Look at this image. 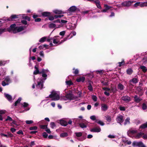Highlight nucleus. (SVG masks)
Returning a JSON list of instances; mask_svg holds the SVG:
<instances>
[{
    "instance_id": "4d7b16f0",
    "label": "nucleus",
    "mask_w": 147,
    "mask_h": 147,
    "mask_svg": "<svg viewBox=\"0 0 147 147\" xmlns=\"http://www.w3.org/2000/svg\"><path fill=\"white\" fill-rule=\"evenodd\" d=\"M104 6L106 10H108L111 8V6H108L107 5H105Z\"/></svg>"
},
{
    "instance_id": "603ef678",
    "label": "nucleus",
    "mask_w": 147,
    "mask_h": 147,
    "mask_svg": "<svg viewBox=\"0 0 147 147\" xmlns=\"http://www.w3.org/2000/svg\"><path fill=\"white\" fill-rule=\"evenodd\" d=\"M1 84L3 86H5L7 85H8L9 83H6L5 81H4L2 82Z\"/></svg>"
},
{
    "instance_id": "423d86ee",
    "label": "nucleus",
    "mask_w": 147,
    "mask_h": 147,
    "mask_svg": "<svg viewBox=\"0 0 147 147\" xmlns=\"http://www.w3.org/2000/svg\"><path fill=\"white\" fill-rule=\"evenodd\" d=\"M87 121H86L83 120L82 123H79V125L81 128H83L87 127Z\"/></svg>"
},
{
    "instance_id": "0e129e2a",
    "label": "nucleus",
    "mask_w": 147,
    "mask_h": 147,
    "mask_svg": "<svg viewBox=\"0 0 147 147\" xmlns=\"http://www.w3.org/2000/svg\"><path fill=\"white\" fill-rule=\"evenodd\" d=\"M5 64V62L4 61H0V66L4 65Z\"/></svg>"
},
{
    "instance_id": "6ab92c4d",
    "label": "nucleus",
    "mask_w": 147,
    "mask_h": 147,
    "mask_svg": "<svg viewBox=\"0 0 147 147\" xmlns=\"http://www.w3.org/2000/svg\"><path fill=\"white\" fill-rule=\"evenodd\" d=\"M4 95L6 98L9 101H11L12 99V96L8 94H5Z\"/></svg>"
},
{
    "instance_id": "f704fd0d",
    "label": "nucleus",
    "mask_w": 147,
    "mask_h": 147,
    "mask_svg": "<svg viewBox=\"0 0 147 147\" xmlns=\"http://www.w3.org/2000/svg\"><path fill=\"white\" fill-rule=\"evenodd\" d=\"M49 71L48 69H42V71L40 73V74H46V73H49Z\"/></svg>"
},
{
    "instance_id": "4be33fe9",
    "label": "nucleus",
    "mask_w": 147,
    "mask_h": 147,
    "mask_svg": "<svg viewBox=\"0 0 147 147\" xmlns=\"http://www.w3.org/2000/svg\"><path fill=\"white\" fill-rule=\"evenodd\" d=\"M124 86L121 83L119 84L118 85V88L120 90H123L124 89Z\"/></svg>"
},
{
    "instance_id": "338daca9",
    "label": "nucleus",
    "mask_w": 147,
    "mask_h": 147,
    "mask_svg": "<svg viewBox=\"0 0 147 147\" xmlns=\"http://www.w3.org/2000/svg\"><path fill=\"white\" fill-rule=\"evenodd\" d=\"M21 22L23 24L25 25H26L27 24V22L25 20H22L21 21Z\"/></svg>"
},
{
    "instance_id": "39448f33",
    "label": "nucleus",
    "mask_w": 147,
    "mask_h": 147,
    "mask_svg": "<svg viewBox=\"0 0 147 147\" xmlns=\"http://www.w3.org/2000/svg\"><path fill=\"white\" fill-rule=\"evenodd\" d=\"M123 117L121 115H119L117 117L116 120L118 123H120L121 125V123L123 122L124 120L123 119Z\"/></svg>"
},
{
    "instance_id": "79ce46f5",
    "label": "nucleus",
    "mask_w": 147,
    "mask_h": 147,
    "mask_svg": "<svg viewBox=\"0 0 147 147\" xmlns=\"http://www.w3.org/2000/svg\"><path fill=\"white\" fill-rule=\"evenodd\" d=\"M38 129V127L37 126H34L30 127L29 129L30 130H37Z\"/></svg>"
},
{
    "instance_id": "c9c22d12",
    "label": "nucleus",
    "mask_w": 147,
    "mask_h": 147,
    "mask_svg": "<svg viewBox=\"0 0 147 147\" xmlns=\"http://www.w3.org/2000/svg\"><path fill=\"white\" fill-rule=\"evenodd\" d=\"M130 82H132L134 83H136L138 82V80L136 78H134L129 81Z\"/></svg>"
},
{
    "instance_id": "13d9d810",
    "label": "nucleus",
    "mask_w": 147,
    "mask_h": 147,
    "mask_svg": "<svg viewBox=\"0 0 147 147\" xmlns=\"http://www.w3.org/2000/svg\"><path fill=\"white\" fill-rule=\"evenodd\" d=\"M22 105L24 107H27L28 106V104L26 102H24L23 104H22Z\"/></svg>"
},
{
    "instance_id": "2eb2a0df",
    "label": "nucleus",
    "mask_w": 147,
    "mask_h": 147,
    "mask_svg": "<svg viewBox=\"0 0 147 147\" xmlns=\"http://www.w3.org/2000/svg\"><path fill=\"white\" fill-rule=\"evenodd\" d=\"M43 82L42 81L38 82V84L36 85V86L38 88L40 87L41 89L43 88Z\"/></svg>"
},
{
    "instance_id": "8fccbe9b",
    "label": "nucleus",
    "mask_w": 147,
    "mask_h": 147,
    "mask_svg": "<svg viewBox=\"0 0 147 147\" xmlns=\"http://www.w3.org/2000/svg\"><path fill=\"white\" fill-rule=\"evenodd\" d=\"M92 98L93 100L95 102L97 100V97L94 95H93L92 96Z\"/></svg>"
},
{
    "instance_id": "864d4df0",
    "label": "nucleus",
    "mask_w": 147,
    "mask_h": 147,
    "mask_svg": "<svg viewBox=\"0 0 147 147\" xmlns=\"http://www.w3.org/2000/svg\"><path fill=\"white\" fill-rule=\"evenodd\" d=\"M62 11H59L58 10H55L54 11V12L56 14H59L62 13Z\"/></svg>"
},
{
    "instance_id": "5701e85b",
    "label": "nucleus",
    "mask_w": 147,
    "mask_h": 147,
    "mask_svg": "<svg viewBox=\"0 0 147 147\" xmlns=\"http://www.w3.org/2000/svg\"><path fill=\"white\" fill-rule=\"evenodd\" d=\"M22 100V98L19 97L18 99L15 102L14 106H16L18 104L20 103Z\"/></svg>"
},
{
    "instance_id": "09e8293b",
    "label": "nucleus",
    "mask_w": 147,
    "mask_h": 147,
    "mask_svg": "<svg viewBox=\"0 0 147 147\" xmlns=\"http://www.w3.org/2000/svg\"><path fill=\"white\" fill-rule=\"evenodd\" d=\"M25 122L26 123L28 124H30L33 123V121L32 120H26Z\"/></svg>"
},
{
    "instance_id": "37998d69",
    "label": "nucleus",
    "mask_w": 147,
    "mask_h": 147,
    "mask_svg": "<svg viewBox=\"0 0 147 147\" xmlns=\"http://www.w3.org/2000/svg\"><path fill=\"white\" fill-rule=\"evenodd\" d=\"M147 106L144 103H143L142 105V108L143 110H145L147 109Z\"/></svg>"
},
{
    "instance_id": "aec40b11",
    "label": "nucleus",
    "mask_w": 147,
    "mask_h": 147,
    "mask_svg": "<svg viewBox=\"0 0 147 147\" xmlns=\"http://www.w3.org/2000/svg\"><path fill=\"white\" fill-rule=\"evenodd\" d=\"M86 138V135H82L80 138H77V139L80 141H83Z\"/></svg>"
},
{
    "instance_id": "c756f323",
    "label": "nucleus",
    "mask_w": 147,
    "mask_h": 147,
    "mask_svg": "<svg viewBox=\"0 0 147 147\" xmlns=\"http://www.w3.org/2000/svg\"><path fill=\"white\" fill-rule=\"evenodd\" d=\"M95 122L102 126H103L105 125V123L100 120H98L97 119L95 121Z\"/></svg>"
},
{
    "instance_id": "cd10ccee",
    "label": "nucleus",
    "mask_w": 147,
    "mask_h": 147,
    "mask_svg": "<svg viewBox=\"0 0 147 147\" xmlns=\"http://www.w3.org/2000/svg\"><path fill=\"white\" fill-rule=\"evenodd\" d=\"M144 134V133H142L141 132H140L137 134V135L136 136L135 138L136 139H139L140 138L142 135Z\"/></svg>"
},
{
    "instance_id": "1a4fd4ad",
    "label": "nucleus",
    "mask_w": 147,
    "mask_h": 147,
    "mask_svg": "<svg viewBox=\"0 0 147 147\" xmlns=\"http://www.w3.org/2000/svg\"><path fill=\"white\" fill-rule=\"evenodd\" d=\"M101 130L100 127L98 126L91 129L90 131L93 132H100Z\"/></svg>"
},
{
    "instance_id": "b1692460",
    "label": "nucleus",
    "mask_w": 147,
    "mask_h": 147,
    "mask_svg": "<svg viewBox=\"0 0 147 147\" xmlns=\"http://www.w3.org/2000/svg\"><path fill=\"white\" fill-rule=\"evenodd\" d=\"M105 117L106 118V120L108 122H110L111 121V116L109 115H107Z\"/></svg>"
},
{
    "instance_id": "a19ab883",
    "label": "nucleus",
    "mask_w": 147,
    "mask_h": 147,
    "mask_svg": "<svg viewBox=\"0 0 147 147\" xmlns=\"http://www.w3.org/2000/svg\"><path fill=\"white\" fill-rule=\"evenodd\" d=\"M138 146L140 147H146L145 145H144L143 143L141 142H140V143H138Z\"/></svg>"
},
{
    "instance_id": "58836bf2",
    "label": "nucleus",
    "mask_w": 147,
    "mask_h": 147,
    "mask_svg": "<svg viewBox=\"0 0 147 147\" xmlns=\"http://www.w3.org/2000/svg\"><path fill=\"white\" fill-rule=\"evenodd\" d=\"M35 70L34 71L33 74H39V70L36 66L35 67Z\"/></svg>"
},
{
    "instance_id": "de8ad7c7",
    "label": "nucleus",
    "mask_w": 147,
    "mask_h": 147,
    "mask_svg": "<svg viewBox=\"0 0 147 147\" xmlns=\"http://www.w3.org/2000/svg\"><path fill=\"white\" fill-rule=\"evenodd\" d=\"M13 121L12 119L9 116H7V118L5 120V121Z\"/></svg>"
},
{
    "instance_id": "6e6d98bb",
    "label": "nucleus",
    "mask_w": 147,
    "mask_h": 147,
    "mask_svg": "<svg viewBox=\"0 0 147 147\" xmlns=\"http://www.w3.org/2000/svg\"><path fill=\"white\" fill-rule=\"evenodd\" d=\"M23 18L25 20H27L28 21H30V18L28 16L23 17Z\"/></svg>"
},
{
    "instance_id": "052dcab7",
    "label": "nucleus",
    "mask_w": 147,
    "mask_h": 147,
    "mask_svg": "<svg viewBox=\"0 0 147 147\" xmlns=\"http://www.w3.org/2000/svg\"><path fill=\"white\" fill-rule=\"evenodd\" d=\"M124 61H123L121 62H119V67H121L122 66V65H123L124 64Z\"/></svg>"
},
{
    "instance_id": "49530a36",
    "label": "nucleus",
    "mask_w": 147,
    "mask_h": 147,
    "mask_svg": "<svg viewBox=\"0 0 147 147\" xmlns=\"http://www.w3.org/2000/svg\"><path fill=\"white\" fill-rule=\"evenodd\" d=\"M51 127L52 128H53L56 126V125L54 122H51L50 123Z\"/></svg>"
},
{
    "instance_id": "e2e57ef3",
    "label": "nucleus",
    "mask_w": 147,
    "mask_h": 147,
    "mask_svg": "<svg viewBox=\"0 0 147 147\" xmlns=\"http://www.w3.org/2000/svg\"><path fill=\"white\" fill-rule=\"evenodd\" d=\"M140 143V142H134L132 143V145L133 146H138V143Z\"/></svg>"
},
{
    "instance_id": "a211bd4d",
    "label": "nucleus",
    "mask_w": 147,
    "mask_h": 147,
    "mask_svg": "<svg viewBox=\"0 0 147 147\" xmlns=\"http://www.w3.org/2000/svg\"><path fill=\"white\" fill-rule=\"evenodd\" d=\"M134 98L135 102L137 103L139 102L142 100V99H140L139 98H138L137 95H135L134 97Z\"/></svg>"
},
{
    "instance_id": "393cba45",
    "label": "nucleus",
    "mask_w": 147,
    "mask_h": 147,
    "mask_svg": "<svg viewBox=\"0 0 147 147\" xmlns=\"http://www.w3.org/2000/svg\"><path fill=\"white\" fill-rule=\"evenodd\" d=\"M76 136L78 138H80L82 136V134L81 132H76L75 133Z\"/></svg>"
},
{
    "instance_id": "dca6fc26",
    "label": "nucleus",
    "mask_w": 147,
    "mask_h": 147,
    "mask_svg": "<svg viewBox=\"0 0 147 147\" xmlns=\"http://www.w3.org/2000/svg\"><path fill=\"white\" fill-rule=\"evenodd\" d=\"M77 9V8L75 6H72L70 7L68 9V11L70 12H73L75 11Z\"/></svg>"
},
{
    "instance_id": "774afa93",
    "label": "nucleus",
    "mask_w": 147,
    "mask_h": 147,
    "mask_svg": "<svg viewBox=\"0 0 147 147\" xmlns=\"http://www.w3.org/2000/svg\"><path fill=\"white\" fill-rule=\"evenodd\" d=\"M16 129L13 127L11 128L10 129L11 131L12 132V133H13L14 132H15L16 131Z\"/></svg>"
},
{
    "instance_id": "9d476101",
    "label": "nucleus",
    "mask_w": 147,
    "mask_h": 147,
    "mask_svg": "<svg viewBox=\"0 0 147 147\" xmlns=\"http://www.w3.org/2000/svg\"><path fill=\"white\" fill-rule=\"evenodd\" d=\"M7 134H5L3 133H1V135L2 136H3L7 138L9 137H12L13 136V135L9 132H7Z\"/></svg>"
},
{
    "instance_id": "bb28decb",
    "label": "nucleus",
    "mask_w": 147,
    "mask_h": 147,
    "mask_svg": "<svg viewBox=\"0 0 147 147\" xmlns=\"http://www.w3.org/2000/svg\"><path fill=\"white\" fill-rule=\"evenodd\" d=\"M140 128L144 129L147 128V122L146 123L142 124L140 127Z\"/></svg>"
},
{
    "instance_id": "4c0bfd02",
    "label": "nucleus",
    "mask_w": 147,
    "mask_h": 147,
    "mask_svg": "<svg viewBox=\"0 0 147 147\" xmlns=\"http://www.w3.org/2000/svg\"><path fill=\"white\" fill-rule=\"evenodd\" d=\"M48 125H40V128L43 129H46L47 128Z\"/></svg>"
},
{
    "instance_id": "7c9ffc66",
    "label": "nucleus",
    "mask_w": 147,
    "mask_h": 147,
    "mask_svg": "<svg viewBox=\"0 0 147 147\" xmlns=\"http://www.w3.org/2000/svg\"><path fill=\"white\" fill-rule=\"evenodd\" d=\"M140 68L144 73L146 72L147 70L146 67L144 66H141Z\"/></svg>"
},
{
    "instance_id": "e433bc0d",
    "label": "nucleus",
    "mask_w": 147,
    "mask_h": 147,
    "mask_svg": "<svg viewBox=\"0 0 147 147\" xmlns=\"http://www.w3.org/2000/svg\"><path fill=\"white\" fill-rule=\"evenodd\" d=\"M140 5L142 7L144 6H147V2L144 3H140Z\"/></svg>"
},
{
    "instance_id": "ea45409f",
    "label": "nucleus",
    "mask_w": 147,
    "mask_h": 147,
    "mask_svg": "<svg viewBox=\"0 0 147 147\" xmlns=\"http://www.w3.org/2000/svg\"><path fill=\"white\" fill-rule=\"evenodd\" d=\"M49 26L50 28H53L56 27V25L53 23H51L49 25Z\"/></svg>"
},
{
    "instance_id": "69168bd1",
    "label": "nucleus",
    "mask_w": 147,
    "mask_h": 147,
    "mask_svg": "<svg viewBox=\"0 0 147 147\" xmlns=\"http://www.w3.org/2000/svg\"><path fill=\"white\" fill-rule=\"evenodd\" d=\"M65 31H63L60 32L59 34L60 35L63 36L65 35Z\"/></svg>"
},
{
    "instance_id": "2f4dec72",
    "label": "nucleus",
    "mask_w": 147,
    "mask_h": 147,
    "mask_svg": "<svg viewBox=\"0 0 147 147\" xmlns=\"http://www.w3.org/2000/svg\"><path fill=\"white\" fill-rule=\"evenodd\" d=\"M65 83L68 86H70L73 84V83L71 80L66 81H65Z\"/></svg>"
},
{
    "instance_id": "412c9836",
    "label": "nucleus",
    "mask_w": 147,
    "mask_h": 147,
    "mask_svg": "<svg viewBox=\"0 0 147 147\" xmlns=\"http://www.w3.org/2000/svg\"><path fill=\"white\" fill-rule=\"evenodd\" d=\"M50 15V13L48 12H44L42 13V15L45 17L49 16Z\"/></svg>"
},
{
    "instance_id": "a878e982",
    "label": "nucleus",
    "mask_w": 147,
    "mask_h": 147,
    "mask_svg": "<svg viewBox=\"0 0 147 147\" xmlns=\"http://www.w3.org/2000/svg\"><path fill=\"white\" fill-rule=\"evenodd\" d=\"M137 131L134 130H131L127 132L128 135L130 136V134H134L137 133Z\"/></svg>"
},
{
    "instance_id": "c03bdc74",
    "label": "nucleus",
    "mask_w": 147,
    "mask_h": 147,
    "mask_svg": "<svg viewBox=\"0 0 147 147\" xmlns=\"http://www.w3.org/2000/svg\"><path fill=\"white\" fill-rule=\"evenodd\" d=\"M46 37H43L40 39L39 41L40 42H44L46 40Z\"/></svg>"
},
{
    "instance_id": "680f3d73",
    "label": "nucleus",
    "mask_w": 147,
    "mask_h": 147,
    "mask_svg": "<svg viewBox=\"0 0 147 147\" xmlns=\"http://www.w3.org/2000/svg\"><path fill=\"white\" fill-rule=\"evenodd\" d=\"M17 133L19 135H23L24 133L21 130H20L17 132Z\"/></svg>"
},
{
    "instance_id": "3c124183",
    "label": "nucleus",
    "mask_w": 147,
    "mask_h": 147,
    "mask_svg": "<svg viewBox=\"0 0 147 147\" xmlns=\"http://www.w3.org/2000/svg\"><path fill=\"white\" fill-rule=\"evenodd\" d=\"M127 74H130L133 73V71L131 69L129 68L127 70Z\"/></svg>"
},
{
    "instance_id": "ddd939ff",
    "label": "nucleus",
    "mask_w": 147,
    "mask_h": 147,
    "mask_svg": "<svg viewBox=\"0 0 147 147\" xmlns=\"http://www.w3.org/2000/svg\"><path fill=\"white\" fill-rule=\"evenodd\" d=\"M108 109V107L105 104H102L101 105V109L103 111H106Z\"/></svg>"
},
{
    "instance_id": "473e14b6",
    "label": "nucleus",
    "mask_w": 147,
    "mask_h": 147,
    "mask_svg": "<svg viewBox=\"0 0 147 147\" xmlns=\"http://www.w3.org/2000/svg\"><path fill=\"white\" fill-rule=\"evenodd\" d=\"M4 81L6 82H11V80L9 76H7L4 78Z\"/></svg>"
},
{
    "instance_id": "f3484780",
    "label": "nucleus",
    "mask_w": 147,
    "mask_h": 147,
    "mask_svg": "<svg viewBox=\"0 0 147 147\" xmlns=\"http://www.w3.org/2000/svg\"><path fill=\"white\" fill-rule=\"evenodd\" d=\"M89 82V83L88 84V85L87 87L88 89L90 91H92L93 90V89L90 82H92V83H93V82L91 81H90Z\"/></svg>"
},
{
    "instance_id": "9b49d317",
    "label": "nucleus",
    "mask_w": 147,
    "mask_h": 147,
    "mask_svg": "<svg viewBox=\"0 0 147 147\" xmlns=\"http://www.w3.org/2000/svg\"><path fill=\"white\" fill-rule=\"evenodd\" d=\"M131 3L130 1H125L121 3L122 5L125 7H129L130 6Z\"/></svg>"
},
{
    "instance_id": "20e7f679",
    "label": "nucleus",
    "mask_w": 147,
    "mask_h": 147,
    "mask_svg": "<svg viewBox=\"0 0 147 147\" xmlns=\"http://www.w3.org/2000/svg\"><path fill=\"white\" fill-rule=\"evenodd\" d=\"M121 99L125 102L126 103L130 102L131 100L130 97L127 95L122 96Z\"/></svg>"
},
{
    "instance_id": "a18cd8bd",
    "label": "nucleus",
    "mask_w": 147,
    "mask_h": 147,
    "mask_svg": "<svg viewBox=\"0 0 147 147\" xmlns=\"http://www.w3.org/2000/svg\"><path fill=\"white\" fill-rule=\"evenodd\" d=\"M42 136L43 138H47L48 135L47 134L46 132H44L42 134Z\"/></svg>"
},
{
    "instance_id": "f257e3e1",
    "label": "nucleus",
    "mask_w": 147,
    "mask_h": 147,
    "mask_svg": "<svg viewBox=\"0 0 147 147\" xmlns=\"http://www.w3.org/2000/svg\"><path fill=\"white\" fill-rule=\"evenodd\" d=\"M15 24H13L11 25L10 27L7 29V31L9 32H12L13 33H16L20 32L24 30V27L22 26H16Z\"/></svg>"
},
{
    "instance_id": "f8f14e48",
    "label": "nucleus",
    "mask_w": 147,
    "mask_h": 147,
    "mask_svg": "<svg viewBox=\"0 0 147 147\" xmlns=\"http://www.w3.org/2000/svg\"><path fill=\"white\" fill-rule=\"evenodd\" d=\"M94 3L96 4L97 7L99 9H101V7L100 5V1L97 0V1H94Z\"/></svg>"
},
{
    "instance_id": "0eeeda50",
    "label": "nucleus",
    "mask_w": 147,
    "mask_h": 147,
    "mask_svg": "<svg viewBox=\"0 0 147 147\" xmlns=\"http://www.w3.org/2000/svg\"><path fill=\"white\" fill-rule=\"evenodd\" d=\"M57 121L58 123H59L61 125L64 126H66L68 125L67 122L66 121L63 119L58 120Z\"/></svg>"
},
{
    "instance_id": "4468645a",
    "label": "nucleus",
    "mask_w": 147,
    "mask_h": 147,
    "mask_svg": "<svg viewBox=\"0 0 147 147\" xmlns=\"http://www.w3.org/2000/svg\"><path fill=\"white\" fill-rule=\"evenodd\" d=\"M19 18L18 15H13L11 16L10 18L7 19V20L8 21H11L12 19H15L16 18Z\"/></svg>"
},
{
    "instance_id": "bf43d9fd",
    "label": "nucleus",
    "mask_w": 147,
    "mask_h": 147,
    "mask_svg": "<svg viewBox=\"0 0 147 147\" xmlns=\"http://www.w3.org/2000/svg\"><path fill=\"white\" fill-rule=\"evenodd\" d=\"M90 119L93 120H96V117L95 116L92 115L90 117Z\"/></svg>"
},
{
    "instance_id": "5fc2aeb1",
    "label": "nucleus",
    "mask_w": 147,
    "mask_h": 147,
    "mask_svg": "<svg viewBox=\"0 0 147 147\" xmlns=\"http://www.w3.org/2000/svg\"><path fill=\"white\" fill-rule=\"evenodd\" d=\"M119 109L121 111H125V108L124 107H122L120 106L119 107Z\"/></svg>"
},
{
    "instance_id": "f03ea898",
    "label": "nucleus",
    "mask_w": 147,
    "mask_h": 147,
    "mask_svg": "<svg viewBox=\"0 0 147 147\" xmlns=\"http://www.w3.org/2000/svg\"><path fill=\"white\" fill-rule=\"evenodd\" d=\"M47 98H52V100H58L60 99V96L54 90H53L51 92V94L49 95Z\"/></svg>"
},
{
    "instance_id": "7ed1b4c3",
    "label": "nucleus",
    "mask_w": 147,
    "mask_h": 147,
    "mask_svg": "<svg viewBox=\"0 0 147 147\" xmlns=\"http://www.w3.org/2000/svg\"><path fill=\"white\" fill-rule=\"evenodd\" d=\"M65 97L68 99L69 100H76L77 98V96H75L71 93H67L65 95Z\"/></svg>"
},
{
    "instance_id": "6e6552de",
    "label": "nucleus",
    "mask_w": 147,
    "mask_h": 147,
    "mask_svg": "<svg viewBox=\"0 0 147 147\" xmlns=\"http://www.w3.org/2000/svg\"><path fill=\"white\" fill-rule=\"evenodd\" d=\"M85 80V78L84 76H80L77 77L76 79V81L78 82H84Z\"/></svg>"
},
{
    "instance_id": "c85d7f7f",
    "label": "nucleus",
    "mask_w": 147,
    "mask_h": 147,
    "mask_svg": "<svg viewBox=\"0 0 147 147\" xmlns=\"http://www.w3.org/2000/svg\"><path fill=\"white\" fill-rule=\"evenodd\" d=\"M130 118L129 117H127L125 120L124 125H126L127 124L130 123Z\"/></svg>"
},
{
    "instance_id": "72a5a7b5",
    "label": "nucleus",
    "mask_w": 147,
    "mask_h": 147,
    "mask_svg": "<svg viewBox=\"0 0 147 147\" xmlns=\"http://www.w3.org/2000/svg\"><path fill=\"white\" fill-rule=\"evenodd\" d=\"M68 136L67 133V132H64L60 134V136L61 137H67Z\"/></svg>"
}]
</instances>
